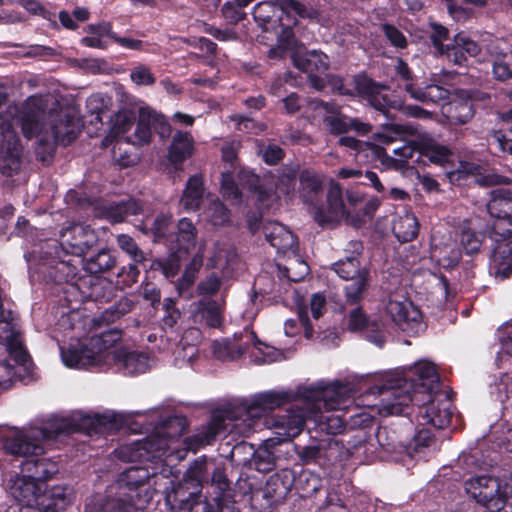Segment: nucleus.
Masks as SVG:
<instances>
[{
	"label": "nucleus",
	"instance_id": "39",
	"mask_svg": "<svg viewBox=\"0 0 512 512\" xmlns=\"http://www.w3.org/2000/svg\"><path fill=\"white\" fill-rule=\"evenodd\" d=\"M393 232L400 242H409L417 238L419 223L415 216L405 215L394 223Z\"/></svg>",
	"mask_w": 512,
	"mask_h": 512
},
{
	"label": "nucleus",
	"instance_id": "60",
	"mask_svg": "<svg viewBox=\"0 0 512 512\" xmlns=\"http://www.w3.org/2000/svg\"><path fill=\"white\" fill-rule=\"evenodd\" d=\"M275 190L271 186L262 184L259 189H256L251 194L255 196L256 207L262 212L263 210L269 209L272 206Z\"/></svg>",
	"mask_w": 512,
	"mask_h": 512
},
{
	"label": "nucleus",
	"instance_id": "49",
	"mask_svg": "<svg viewBox=\"0 0 512 512\" xmlns=\"http://www.w3.org/2000/svg\"><path fill=\"white\" fill-rule=\"evenodd\" d=\"M151 131L152 126L149 111L141 110L136 124V129L134 131L135 141L133 144H137L139 146L149 144L152 138Z\"/></svg>",
	"mask_w": 512,
	"mask_h": 512
},
{
	"label": "nucleus",
	"instance_id": "24",
	"mask_svg": "<svg viewBox=\"0 0 512 512\" xmlns=\"http://www.w3.org/2000/svg\"><path fill=\"white\" fill-rule=\"evenodd\" d=\"M225 300L201 298L196 304V315L209 328H220L224 321Z\"/></svg>",
	"mask_w": 512,
	"mask_h": 512
},
{
	"label": "nucleus",
	"instance_id": "64",
	"mask_svg": "<svg viewBox=\"0 0 512 512\" xmlns=\"http://www.w3.org/2000/svg\"><path fill=\"white\" fill-rule=\"evenodd\" d=\"M149 115L152 129L161 139L169 138L172 128L165 116L154 111H149Z\"/></svg>",
	"mask_w": 512,
	"mask_h": 512
},
{
	"label": "nucleus",
	"instance_id": "32",
	"mask_svg": "<svg viewBox=\"0 0 512 512\" xmlns=\"http://www.w3.org/2000/svg\"><path fill=\"white\" fill-rule=\"evenodd\" d=\"M193 152V139L187 131H176L168 148V160L174 166L181 165Z\"/></svg>",
	"mask_w": 512,
	"mask_h": 512
},
{
	"label": "nucleus",
	"instance_id": "4",
	"mask_svg": "<svg viewBox=\"0 0 512 512\" xmlns=\"http://www.w3.org/2000/svg\"><path fill=\"white\" fill-rule=\"evenodd\" d=\"M347 392V385L339 381L329 384L318 383L317 385L304 387L300 392L303 401L312 403L318 409L323 407L329 410L325 414H321L318 420V427L321 432L338 435L347 431L348 411L339 408Z\"/></svg>",
	"mask_w": 512,
	"mask_h": 512
},
{
	"label": "nucleus",
	"instance_id": "57",
	"mask_svg": "<svg viewBox=\"0 0 512 512\" xmlns=\"http://www.w3.org/2000/svg\"><path fill=\"white\" fill-rule=\"evenodd\" d=\"M130 79L138 86H151L156 82V77L151 69L143 64H139L131 70Z\"/></svg>",
	"mask_w": 512,
	"mask_h": 512
},
{
	"label": "nucleus",
	"instance_id": "5",
	"mask_svg": "<svg viewBox=\"0 0 512 512\" xmlns=\"http://www.w3.org/2000/svg\"><path fill=\"white\" fill-rule=\"evenodd\" d=\"M149 232L154 243L163 244L167 249L196 245L197 229L186 217L175 225L171 215L159 214L153 220Z\"/></svg>",
	"mask_w": 512,
	"mask_h": 512
},
{
	"label": "nucleus",
	"instance_id": "63",
	"mask_svg": "<svg viewBox=\"0 0 512 512\" xmlns=\"http://www.w3.org/2000/svg\"><path fill=\"white\" fill-rule=\"evenodd\" d=\"M297 454L304 465L320 464L323 449L320 445H307L298 448Z\"/></svg>",
	"mask_w": 512,
	"mask_h": 512
},
{
	"label": "nucleus",
	"instance_id": "52",
	"mask_svg": "<svg viewBox=\"0 0 512 512\" xmlns=\"http://www.w3.org/2000/svg\"><path fill=\"white\" fill-rule=\"evenodd\" d=\"M133 308V302L127 298L120 299L117 303L103 312L102 318L109 322L121 318L125 314L129 313Z\"/></svg>",
	"mask_w": 512,
	"mask_h": 512
},
{
	"label": "nucleus",
	"instance_id": "22",
	"mask_svg": "<svg viewBox=\"0 0 512 512\" xmlns=\"http://www.w3.org/2000/svg\"><path fill=\"white\" fill-rule=\"evenodd\" d=\"M404 90L416 101L423 104H436L441 107L446 105L452 96L450 90L437 84H427L420 87L414 83H405Z\"/></svg>",
	"mask_w": 512,
	"mask_h": 512
},
{
	"label": "nucleus",
	"instance_id": "53",
	"mask_svg": "<svg viewBox=\"0 0 512 512\" xmlns=\"http://www.w3.org/2000/svg\"><path fill=\"white\" fill-rule=\"evenodd\" d=\"M237 180L239 185H241L242 188L246 189L249 193L259 189L263 184L260 176L248 168H241L238 171Z\"/></svg>",
	"mask_w": 512,
	"mask_h": 512
},
{
	"label": "nucleus",
	"instance_id": "15",
	"mask_svg": "<svg viewBox=\"0 0 512 512\" xmlns=\"http://www.w3.org/2000/svg\"><path fill=\"white\" fill-rule=\"evenodd\" d=\"M364 246L362 241L351 240L347 244L345 252L347 255L343 259L331 265L333 270L340 278L344 280H354L364 273L365 268H361L359 258L362 256Z\"/></svg>",
	"mask_w": 512,
	"mask_h": 512
},
{
	"label": "nucleus",
	"instance_id": "61",
	"mask_svg": "<svg viewBox=\"0 0 512 512\" xmlns=\"http://www.w3.org/2000/svg\"><path fill=\"white\" fill-rule=\"evenodd\" d=\"M347 430L365 429L372 427L374 418L363 411L350 414L348 411L346 420Z\"/></svg>",
	"mask_w": 512,
	"mask_h": 512
},
{
	"label": "nucleus",
	"instance_id": "19",
	"mask_svg": "<svg viewBox=\"0 0 512 512\" xmlns=\"http://www.w3.org/2000/svg\"><path fill=\"white\" fill-rule=\"evenodd\" d=\"M350 488L351 485L346 481L331 486L319 512H352L354 498L349 494Z\"/></svg>",
	"mask_w": 512,
	"mask_h": 512
},
{
	"label": "nucleus",
	"instance_id": "7",
	"mask_svg": "<svg viewBox=\"0 0 512 512\" xmlns=\"http://www.w3.org/2000/svg\"><path fill=\"white\" fill-rule=\"evenodd\" d=\"M99 244V238L94 229L88 225H74L70 230V237L60 244V250L56 251L57 258L62 269L67 270L65 281L69 278H74L77 274V268L70 263V260L61 258V253L65 255H72L79 257L83 260L87 255L92 252Z\"/></svg>",
	"mask_w": 512,
	"mask_h": 512
},
{
	"label": "nucleus",
	"instance_id": "11",
	"mask_svg": "<svg viewBox=\"0 0 512 512\" xmlns=\"http://www.w3.org/2000/svg\"><path fill=\"white\" fill-rule=\"evenodd\" d=\"M348 214L343 200L342 188L339 183L332 182L327 192V205L314 207V220L322 227L334 226L344 217H347Z\"/></svg>",
	"mask_w": 512,
	"mask_h": 512
},
{
	"label": "nucleus",
	"instance_id": "28",
	"mask_svg": "<svg viewBox=\"0 0 512 512\" xmlns=\"http://www.w3.org/2000/svg\"><path fill=\"white\" fill-rule=\"evenodd\" d=\"M294 67L308 76L323 73L329 69V58L323 52L316 50L297 54L293 57Z\"/></svg>",
	"mask_w": 512,
	"mask_h": 512
},
{
	"label": "nucleus",
	"instance_id": "59",
	"mask_svg": "<svg viewBox=\"0 0 512 512\" xmlns=\"http://www.w3.org/2000/svg\"><path fill=\"white\" fill-rule=\"evenodd\" d=\"M442 56H446L448 61L453 63L454 65L460 67L468 66L467 56L464 54L463 50L458 46L455 39H453L452 43L446 44V48L440 53Z\"/></svg>",
	"mask_w": 512,
	"mask_h": 512
},
{
	"label": "nucleus",
	"instance_id": "42",
	"mask_svg": "<svg viewBox=\"0 0 512 512\" xmlns=\"http://www.w3.org/2000/svg\"><path fill=\"white\" fill-rule=\"evenodd\" d=\"M276 460L273 450L265 443L254 451L251 465L259 472L268 473L275 469Z\"/></svg>",
	"mask_w": 512,
	"mask_h": 512
},
{
	"label": "nucleus",
	"instance_id": "33",
	"mask_svg": "<svg viewBox=\"0 0 512 512\" xmlns=\"http://www.w3.org/2000/svg\"><path fill=\"white\" fill-rule=\"evenodd\" d=\"M418 150L424 163L429 162L445 167L453 161V151L448 146L434 141L421 142Z\"/></svg>",
	"mask_w": 512,
	"mask_h": 512
},
{
	"label": "nucleus",
	"instance_id": "17",
	"mask_svg": "<svg viewBox=\"0 0 512 512\" xmlns=\"http://www.w3.org/2000/svg\"><path fill=\"white\" fill-rule=\"evenodd\" d=\"M277 433L286 438L298 436L305 425V411L300 407H290L283 413L273 415L266 421Z\"/></svg>",
	"mask_w": 512,
	"mask_h": 512
},
{
	"label": "nucleus",
	"instance_id": "26",
	"mask_svg": "<svg viewBox=\"0 0 512 512\" xmlns=\"http://www.w3.org/2000/svg\"><path fill=\"white\" fill-rule=\"evenodd\" d=\"M122 339V330L116 327L105 329L98 334H94L89 339V344L95 350V355L99 362L112 357L110 351Z\"/></svg>",
	"mask_w": 512,
	"mask_h": 512
},
{
	"label": "nucleus",
	"instance_id": "21",
	"mask_svg": "<svg viewBox=\"0 0 512 512\" xmlns=\"http://www.w3.org/2000/svg\"><path fill=\"white\" fill-rule=\"evenodd\" d=\"M118 252L111 248H96L83 260H80L84 269L92 275L110 272L116 268Z\"/></svg>",
	"mask_w": 512,
	"mask_h": 512
},
{
	"label": "nucleus",
	"instance_id": "27",
	"mask_svg": "<svg viewBox=\"0 0 512 512\" xmlns=\"http://www.w3.org/2000/svg\"><path fill=\"white\" fill-rule=\"evenodd\" d=\"M263 232L266 240L278 252L285 253L297 244L296 236L278 222L267 223L263 228Z\"/></svg>",
	"mask_w": 512,
	"mask_h": 512
},
{
	"label": "nucleus",
	"instance_id": "30",
	"mask_svg": "<svg viewBox=\"0 0 512 512\" xmlns=\"http://www.w3.org/2000/svg\"><path fill=\"white\" fill-rule=\"evenodd\" d=\"M70 503V489L66 486L56 485L49 490H42L40 496L41 512H60L65 510Z\"/></svg>",
	"mask_w": 512,
	"mask_h": 512
},
{
	"label": "nucleus",
	"instance_id": "20",
	"mask_svg": "<svg viewBox=\"0 0 512 512\" xmlns=\"http://www.w3.org/2000/svg\"><path fill=\"white\" fill-rule=\"evenodd\" d=\"M180 501V507L188 512H239L233 503L220 496H215L210 501L196 492H190L188 499Z\"/></svg>",
	"mask_w": 512,
	"mask_h": 512
},
{
	"label": "nucleus",
	"instance_id": "18",
	"mask_svg": "<svg viewBox=\"0 0 512 512\" xmlns=\"http://www.w3.org/2000/svg\"><path fill=\"white\" fill-rule=\"evenodd\" d=\"M142 509L128 496L121 495L120 491L115 495H98L86 504L88 512H135Z\"/></svg>",
	"mask_w": 512,
	"mask_h": 512
},
{
	"label": "nucleus",
	"instance_id": "36",
	"mask_svg": "<svg viewBox=\"0 0 512 512\" xmlns=\"http://www.w3.org/2000/svg\"><path fill=\"white\" fill-rule=\"evenodd\" d=\"M166 445L165 440L157 435L148 436L133 444L134 452L137 453L136 456L147 460L162 455L165 452Z\"/></svg>",
	"mask_w": 512,
	"mask_h": 512
},
{
	"label": "nucleus",
	"instance_id": "16",
	"mask_svg": "<svg viewBox=\"0 0 512 512\" xmlns=\"http://www.w3.org/2000/svg\"><path fill=\"white\" fill-rule=\"evenodd\" d=\"M195 246H178L175 249H168V256L155 258L148 262L146 271H159L169 282H174L178 276L182 261L185 260Z\"/></svg>",
	"mask_w": 512,
	"mask_h": 512
},
{
	"label": "nucleus",
	"instance_id": "56",
	"mask_svg": "<svg viewBox=\"0 0 512 512\" xmlns=\"http://www.w3.org/2000/svg\"><path fill=\"white\" fill-rule=\"evenodd\" d=\"M366 339L377 345L383 347L386 342L384 325L381 321L371 320L367 327L364 328Z\"/></svg>",
	"mask_w": 512,
	"mask_h": 512
},
{
	"label": "nucleus",
	"instance_id": "29",
	"mask_svg": "<svg viewBox=\"0 0 512 512\" xmlns=\"http://www.w3.org/2000/svg\"><path fill=\"white\" fill-rule=\"evenodd\" d=\"M64 364L69 368H83L100 364L89 341L79 347L71 346L61 351Z\"/></svg>",
	"mask_w": 512,
	"mask_h": 512
},
{
	"label": "nucleus",
	"instance_id": "44",
	"mask_svg": "<svg viewBox=\"0 0 512 512\" xmlns=\"http://www.w3.org/2000/svg\"><path fill=\"white\" fill-rule=\"evenodd\" d=\"M369 271L364 270V273L359 278L344 287L346 301L350 305L358 304L364 297V293L368 288Z\"/></svg>",
	"mask_w": 512,
	"mask_h": 512
},
{
	"label": "nucleus",
	"instance_id": "31",
	"mask_svg": "<svg viewBox=\"0 0 512 512\" xmlns=\"http://www.w3.org/2000/svg\"><path fill=\"white\" fill-rule=\"evenodd\" d=\"M484 167L478 163L471 161H460L459 173L466 176H476L477 183L483 187H491L496 185H507L510 179L507 176L496 173L484 174Z\"/></svg>",
	"mask_w": 512,
	"mask_h": 512
},
{
	"label": "nucleus",
	"instance_id": "3",
	"mask_svg": "<svg viewBox=\"0 0 512 512\" xmlns=\"http://www.w3.org/2000/svg\"><path fill=\"white\" fill-rule=\"evenodd\" d=\"M298 393L292 391L269 390L255 394L251 399H243L237 407L223 411L213 412L210 420L196 434L185 439L188 450L194 452L207 445L213 444L217 437L226 431V419H259L266 413L291 403L300 398Z\"/></svg>",
	"mask_w": 512,
	"mask_h": 512
},
{
	"label": "nucleus",
	"instance_id": "13",
	"mask_svg": "<svg viewBox=\"0 0 512 512\" xmlns=\"http://www.w3.org/2000/svg\"><path fill=\"white\" fill-rule=\"evenodd\" d=\"M82 126V120L77 112L66 109L52 119L51 133L57 144L68 146L77 139Z\"/></svg>",
	"mask_w": 512,
	"mask_h": 512
},
{
	"label": "nucleus",
	"instance_id": "37",
	"mask_svg": "<svg viewBox=\"0 0 512 512\" xmlns=\"http://www.w3.org/2000/svg\"><path fill=\"white\" fill-rule=\"evenodd\" d=\"M434 441L435 437L432 431L428 428H422L414 434L412 439L406 445H403L400 442L399 446L403 447V451L407 455L414 458L417 454L422 453L424 449L429 448Z\"/></svg>",
	"mask_w": 512,
	"mask_h": 512
},
{
	"label": "nucleus",
	"instance_id": "2",
	"mask_svg": "<svg viewBox=\"0 0 512 512\" xmlns=\"http://www.w3.org/2000/svg\"><path fill=\"white\" fill-rule=\"evenodd\" d=\"M413 377L397 379L395 384L388 383L371 388L374 394L389 393L393 398L384 404L383 409L391 415L406 414L409 405L417 400L418 394H426L427 400L419 407V416L425 424L437 429L448 427L452 419V402L448 395L440 390V376L436 366L429 361H420L411 368Z\"/></svg>",
	"mask_w": 512,
	"mask_h": 512
},
{
	"label": "nucleus",
	"instance_id": "38",
	"mask_svg": "<svg viewBox=\"0 0 512 512\" xmlns=\"http://www.w3.org/2000/svg\"><path fill=\"white\" fill-rule=\"evenodd\" d=\"M117 244L129 256L131 261L140 263L144 270L147 269L149 254L139 247L134 238L127 234H120L117 236Z\"/></svg>",
	"mask_w": 512,
	"mask_h": 512
},
{
	"label": "nucleus",
	"instance_id": "25",
	"mask_svg": "<svg viewBox=\"0 0 512 512\" xmlns=\"http://www.w3.org/2000/svg\"><path fill=\"white\" fill-rule=\"evenodd\" d=\"M486 207L491 217L508 223L512 218V191L505 188L493 189Z\"/></svg>",
	"mask_w": 512,
	"mask_h": 512
},
{
	"label": "nucleus",
	"instance_id": "62",
	"mask_svg": "<svg viewBox=\"0 0 512 512\" xmlns=\"http://www.w3.org/2000/svg\"><path fill=\"white\" fill-rule=\"evenodd\" d=\"M371 322L362 307L357 306L350 311L348 316V328L350 331H364V328Z\"/></svg>",
	"mask_w": 512,
	"mask_h": 512
},
{
	"label": "nucleus",
	"instance_id": "1",
	"mask_svg": "<svg viewBox=\"0 0 512 512\" xmlns=\"http://www.w3.org/2000/svg\"><path fill=\"white\" fill-rule=\"evenodd\" d=\"M122 425V419L115 414L52 416L39 427L17 429L4 436L2 449L6 455L24 458L21 472L43 486L45 481L58 472L57 462L42 456L44 442L56 441L74 433L92 436L106 430L119 429Z\"/></svg>",
	"mask_w": 512,
	"mask_h": 512
},
{
	"label": "nucleus",
	"instance_id": "55",
	"mask_svg": "<svg viewBox=\"0 0 512 512\" xmlns=\"http://www.w3.org/2000/svg\"><path fill=\"white\" fill-rule=\"evenodd\" d=\"M381 29L386 39L393 47L397 49H405L408 46L406 36L395 25L384 23L382 24Z\"/></svg>",
	"mask_w": 512,
	"mask_h": 512
},
{
	"label": "nucleus",
	"instance_id": "51",
	"mask_svg": "<svg viewBox=\"0 0 512 512\" xmlns=\"http://www.w3.org/2000/svg\"><path fill=\"white\" fill-rule=\"evenodd\" d=\"M128 143V141H117L112 148V157L122 168L134 166L139 161V157L135 152L123 148V145Z\"/></svg>",
	"mask_w": 512,
	"mask_h": 512
},
{
	"label": "nucleus",
	"instance_id": "54",
	"mask_svg": "<svg viewBox=\"0 0 512 512\" xmlns=\"http://www.w3.org/2000/svg\"><path fill=\"white\" fill-rule=\"evenodd\" d=\"M491 512H512V486L507 483L496 497V501L490 504Z\"/></svg>",
	"mask_w": 512,
	"mask_h": 512
},
{
	"label": "nucleus",
	"instance_id": "8",
	"mask_svg": "<svg viewBox=\"0 0 512 512\" xmlns=\"http://www.w3.org/2000/svg\"><path fill=\"white\" fill-rule=\"evenodd\" d=\"M186 485L197 489L210 485L219 491L217 496L224 497L230 490V480L227 477L226 469L222 465H216L213 461H208L205 456L195 459L184 474Z\"/></svg>",
	"mask_w": 512,
	"mask_h": 512
},
{
	"label": "nucleus",
	"instance_id": "41",
	"mask_svg": "<svg viewBox=\"0 0 512 512\" xmlns=\"http://www.w3.org/2000/svg\"><path fill=\"white\" fill-rule=\"evenodd\" d=\"M279 9L278 0L276 1H262L255 5L253 8V18L263 30H269L268 25L276 22L274 17Z\"/></svg>",
	"mask_w": 512,
	"mask_h": 512
},
{
	"label": "nucleus",
	"instance_id": "46",
	"mask_svg": "<svg viewBox=\"0 0 512 512\" xmlns=\"http://www.w3.org/2000/svg\"><path fill=\"white\" fill-rule=\"evenodd\" d=\"M14 321L15 319L11 310L0 312V343L8 345L20 338Z\"/></svg>",
	"mask_w": 512,
	"mask_h": 512
},
{
	"label": "nucleus",
	"instance_id": "34",
	"mask_svg": "<svg viewBox=\"0 0 512 512\" xmlns=\"http://www.w3.org/2000/svg\"><path fill=\"white\" fill-rule=\"evenodd\" d=\"M204 194V181L201 175L195 174L188 178L181 198L186 209L197 210Z\"/></svg>",
	"mask_w": 512,
	"mask_h": 512
},
{
	"label": "nucleus",
	"instance_id": "35",
	"mask_svg": "<svg viewBox=\"0 0 512 512\" xmlns=\"http://www.w3.org/2000/svg\"><path fill=\"white\" fill-rule=\"evenodd\" d=\"M300 194L303 201L313 204L323 191V183L319 177L310 170H303L299 176Z\"/></svg>",
	"mask_w": 512,
	"mask_h": 512
},
{
	"label": "nucleus",
	"instance_id": "47",
	"mask_svg": "<svg viewBox=\"0 0 512 512\" xmlns=\"http://www.w3.org/2000/svg\"><path fill=\"white\" fill-rule=\"evenodd\" d=\"M140 263L130 261L127 265L121 266L115 273L117 285L122 289L131 287L138 282L140 276Z\"/></svg>",
	"mask_w": 512,
	"mask_h": 512
},
{
	"label": "nucleus",
	"instance_id": "50",
	"mask_svg": "<svg viewBox=\"0 0 512 512\" xmlns=\"http://www.w3.org/2000/svg\"><path fill=\"white\" fill-rule=\"evenodd\" d=\"M222 283V278L216 272H211L198 282L196 293L202 298H212L220 291Z\"/></svg>",
	"mask_w": 512,
	"mask_h": 512
},
{
	"label": "nucleus",
	"instance_id": "23",
	"mask_svg": "<svg viewBox=\"0 0 512 512\" xmlns=\"http://www.w3.org/2000/svg\"><path fill=\"white\" fill-rule=\"evenodd\" d=\"M112 360L117 370L125 376L138 375L148 369L149 358L142 352L115 350Z\"/></svg>",
	"mask_w": 512,
	"mask_h": 512
},
{
	"label": "nucleus",
	"instance_id": "12",
	"mask_svg": "<svg viewBox=\"0 0 512 512\" xmlns=\"http://www.w3.org/2000/svg\"><path fill=\"white\" fill-rule=\"evenodd\" d=\"M387 312L403 332L414 335L422 327V313L411 301H389Z\"/></svg>",
	"mask_w": 512,
	"mask_h": 512
},
{
	"label": "nucleus",
	"instance_id": "43",
	"mask_svg": "<svg viewBox=\"0 0 512 512\" xmlns=\"http://www.w3.org/2000/svg\"><path fill=\"white\" fill-rule=\"evenodd\" d=\"M281 14L286 15L288 19H292L290 14L294 12L302 19H316L318 11L312 7H308L298 0H278Z\"/></svg>",
	"mask_w": 512,
	"mask_h": 512
},
{
	"label": "nucleus",
	"instance_id": "40",
	"mask_svg": "<svg viewBox=\"0 0 512 512\" xmlns=\"http://www.w3.org/2000/svg\"><path fill=\"white\" fill-rule=\"evenodd\" d=\"M486 233L475 231L469 227H464L460 233V244L466 255L474 256L480 253Z\"/></svg>",
	"mask_w": 512,
	"mask_h": 512
},
{
	"label": "nucleus",
	"instance_id": "58",
	"mask_svg": "<svg viewBox=\"0 0 512 512\" xmlns=\"http://www.w3.org/2000/svg\"><path fill=\"white\" fill-rule=\"evenodd\" d=\"M324 124L332 135H341L349 132V116L338 113L336 116H326Z\"/></svg>",
	"mask_w": 512,
	"mask_h": 512
},
{
	"label": "nucleus",
	"instance_id": "48",
	"mask_svg": "<svg viewBox=\"0 0 512 512\" xmlns=\"http://www.w3.org/2000/svg\"><path fill=\"white\" fill-rule=\"evenodd\" d=\"M220 191L224 199L234 203L242 201V192L230 171L221 173Z\"/></svg>",
	"mask_w": 512,
	"mask_h": 512
},
{
	"label": "nucleus",
	"instance_id": "9",
	"mask_svg": "<svg viewBox=\"0 0 512 512\" xmlns=\"http://www.w3.org/2000/svg\"><path fill=\"white\" fill-rule=\"evenodd\" d=\"M354 97L365 101L369 106L381 112L389 118V110L400 107V100L388 93L389 87L385 83L378 82L366 72H360L353 76Z\"/></svg>",
	"mask_w": 512,
	"mask_h": 512
},
{
	"label": "nucleus",
	"instance_id": "6",
	"mask_svg": "<svg viewBox=\"0 0 512 512\" xmlns=\"http://www.w3.org/2000/svg\"><path fill=\"white\" fill-rule=\"evenodd\" d=\"M490 98L489 93L477 88H457L446 105H442L441 113L450 125L462 126L475 116V103H486Z\"/></svg>",
	"mask_w": 512,
	"mask_h": 512
},
{
	"label": "nucleus",
	"instance_id": "45",
	"mask_svg": "<svg viewBox=\"0 0 512 512\" xmlns=\"http://www.w3.org/2000/svg\"><path fill=\"white\" fill-rule=\"evenodd\" d=\"M494 242L490 253V260L499 262V259H512V234L504 235L495 233L491 236Z\"/></svg>",
	"mask_w": 512,
	"mask_h": 512
},
{
	"label": "nucleus",
	"instance_id": "10",
	"mask_svg": "<svg viewBox=\"0 0 512 512\" xmlns=\"http://www.w3.org/2000/svg\"><path fill=\"white\" fill-rule=\"evenodd\" d=\"M155 477L157 474L150 472L147 467L131 466L119 475L118 491L144 509L153 498L155 489L151 481Z\"/></svg>",
	"mask_w": 512,
	"mask_h": 512
},
{
	"label": "nucleus",
	"instance_id": "14",
	"mask_svg": "<svg viewBox=\"0 0 512 512\" xmlns=\"http://www.w3.org/2000/svg\"><path fill=\"white\" fill-rule=\"evenodd\" d=\"M464 488L467 494L490 511V504L496 501L503 484L496 477L480 475L467 479Z\"/></svg>",
	"mask_w": 512,
	"mask_h": 512
}]
</instances>
